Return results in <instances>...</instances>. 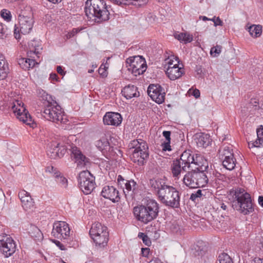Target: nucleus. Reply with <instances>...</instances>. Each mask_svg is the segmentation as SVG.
I'll return each instance as SVG.
<instances>
[{
	"instance_id": "nucleus-1",
	"label": "nucleus",
	"mask_w": 263,
	"mask_h": 263,
	"mask_svg": "<svg viewBox=\"0 0 263 263\" xmlns=\"http://www.w3.org/2000/svg\"><path fill=\"white\" fill-rule=\"evenodd\" d=\"M193 167L184 176L183 183L187 187L194 189L205 186L208 182V178L205 173L208 168V162L199 155H195Z\"/></svg>"
},
{
	"instance_id": "nucleus-2",
	"label": "nucleus",
	"mask_w": 263,
	"mask_h": 263,
	"mask_svg": "<svg viewBox=\"0 0 263 263\" xmlns=\"http://www.w3.org/2000/svg\"><path fill=\"white\" fill-rule=\"evenodd\" d=\"M109 8L104 0H87L85 3V12L90 21L101 23L109 19Z\"/></svg>"
},
{
	"instance_id": "nucleus-3",
	"label": "nucleus",
	"mask_w": 263,
	"mask_h": 263,
	"mask_svg": "<svg viewBox=\"0 0 263 263\" xmlns=\"http://www.w3.org/2000/svg\"><path fill=\"white\" fill-rule=\"evenodd\" d=\"M42 95L40 97L43 101L44 104V111L42 116L47 120L56 123H65L66 119L64 111L57 102L53 100L52 97L48 95L45 91L42 90L40 92Z\"/></svg>"
},
{
	"instance_id": "nucleus-4",
	"label": "nucleus",
	"mask_w": 263,
	"mask_h": 263,
	"mask_svg": "<svg viewBox=\"0 0 263 263\" xmlns=\"http://www.w3.org/2000/svg\"><path fill=\"white\" fill-rule=\"evenodd\" d=\"M159 212V203L153 199H149L144 204L137 205L133 209L136 219L145 224L155 219Z\"/></svg>"
},
{
	"instance_id": "nucleus-5",
	"label": "nucleus",
	"mask_w": 263,
	"mask_h": 263,
	"mask_svg": "<svg viewBox=\"0 0 263 263\" xmlns=\"http://www.w3.org/2000/svg\"><path fill=\"white\" fill-rule=\"evenodd\" d=\"M33 23L31 8L27 7L26 10H22L18 16V24L14 26L13 31L15 38L20 39V33L28 34L32 29Z\"/></svg>"
},
{
	"instance_id": "nucleus-6",
	"label": "nucleus",
	"mask_w": 263,
	"mask_h": 263,
	"mask_svg": "<svg viewBox=\"0 0 263 263\" xmlns=\"http://www.w3.org/2000/svg\"><path fill=\"white\" fill-rule=\"evenodd\" d=\"M130 149H134L131 159L134 163L143 165L149 156L148 146L146 142L141 139L134 140L129 144Z\"/></svg>"
},
{
	"instance_id": "nucleus-7",
	"label": "nucleus",
	"mask_w": 263,
	"mask_h": 263,
	"mask_svg": "<svg viewBox=\"0 0 263 263\" xmlns=\"http://www.w3.org/2000/svg\"><path fill=\"white\" fill-rule=\"evenodd\" d=\"M195 155L191 154L190 151H185L180 156L179 159L173 161L171 170L174 177L178 179L182 172H186L189 167H193V162L195 161Z\"/></svg>"
},
{
	"instance_id": "nucleus-8",
	"label": "nucleus",
	"mask_w": 263,
	"mask_h": 263,
	"mask_svg": "<svg viewBox=\"0 0 263 263\" xmlns=\"http://www.w3.org/2000/svg\"><path fill=\"white\" fill-rule=\"evenodd\" d=\"M236 201H234L233 206L245 215L253 211V203L250 195L243 189H237L235 192Z\"/></svg>"
},
{
	"instance_id": "nucleus-9",
	"label": "nucleus",
	"mask_w": 263,
	"mask_h": 263,
	"mask_svg": "<svg viewBox=\"0 0 263 263\" xmlns=\"http://www.w3.org/2000/svg\"><path fill=\"white\" fill-rule=\"evenodd\" d=\"M158 198L165 206L178 208L180 206V193L173 186L167 185L159 193Z\"/></svg>"
},
{
	"instance_id": "nucleus-10",
	"label": "nucleus",
	"mask_w": 263,
	"mask_h": 263,
	"mask_svg": "<svg viewBox=\"0 0 263 263\" xmlns=\"http://www.w3.org/2000/svg\"><path fill=\"white\" fill-rule=\"evenodd\" d=\"M91 238L97 245L104 247L108 241L109 233L107 228L100 222H95L89 231Z\"/></svg>"
},
{
	"instance_id": "nucleus-11",
	"label": "nucleus",
	"mask_w": 263,
	"mask_h": 263,
	"mask_svg": "<svg viewBox=\"0 0 263 263\" xmlns=\"http://www.w3.org/2000/svg\"><path fill=\"white\" fill-rule=\"evenodd\" d=\"M58 149H59V151H58V157L59 158L63 157L67 150L69 149L71 151V157L73 158L77 165L79 167L85 166L88 162V159L82 153L80 149L73 144L66 145L63 143H59Z\"/></svg>"
},
{
	"instance_id": "nucleus-12",
	"label": "nucleus",
	"mask_w": 263,
	"mask_h": 263,
	"mask_svg": "<svg viewBox=\"0 0 263 263\" xmlns=\"http://www.w3.org/2000/svg\"><path fill=\"white\" fill-rule=\"evenodd\" d=\"M11 109L18 119L24 123L33 127L34 121L21 100H16L13 101Z\"/></svg>"
},
{
	"instance_id": "nucleus-13",
	"label": "nucleus",
	"mask_w": 263,
	"mask_h": 263,
	"mask_svg": "<svg viewBox=\"0 0 263 263\" xmlns=\"http://www.w3.org/2000/svg\"><path fill=\"white\" fill-rule=\"evenodd\" d=\"M78 180L81 190L86 195L91 193L95 188V178L88 171L81 172Z\"/></svg>"
},
{
	"instance_id": "nucleus-14",
	"label": "nucleus",
	"mask_w": 263,
	"mask_h": 263,
	"mask_svg": "<svg viewBox=\"0 0 263 263\" xmlns=\"http://www.w3.org/2000/svg\"><path fill=\"white\" fill-rule=\"evenodd\" d=\"M51 234L54 237L68 243L70 238V230L66 222L58 221L53 224Z\"/></svg>"
},
{
	"instance_id": "nucleus-15",
	"label": "nucleus",
	"mask_w": 263,
	"mask_h": 263,
	"mask_svg": "<svg viewBox=\"0 0 263 263\" xmlns=\"http://www.w3.org/2000/svg\"><path fill=\"white\" fill-rule=\"evenodd\" d=\"M0 249L6 257H9L16 251L15 242L9 235L6 234H0Z\"/></svg>"
},
{
	"instance_id": "nucleus-16",
	"label": "nucleus",
	"mask_w": 263,
	"mask_h": 263,
	"mask_svg": "<svg viewBox=\"0 0 263 263\" xmlns=\"http://www.w3.org/2000/svg\"><path fill=\"white\" fill-rule=\"evenodd\" d=\"M127 63H129L128 69L135 76L143 73L146 69L145 62L139 57H135L133 59H128Z\"/></svg>"
},
{
	"instance_id": "nucleus-17",
	"label": "nucleus",
	"mask_w": 263,
	"mask_h": 263,
	"mask_svg": "<svg viewBox=\"0 0 263 263\" xmlns=\"http://www.w3.org/2000/svg\"><path fill=\"white\" fill-rule=\"evenodd\" d=\"M148 96L158 104L162 103L165 100V92L159 84H151L147 89Z\"/></svg>"
},
{
	"instance_id": "nucleus-18",
	"label": "nucleus",
	"mask_w": 263,
	"mask_h": 263,
	"mask_svg": "<svg viewBox=\"0 0 263 263\" xmlns=\"http://www.w3.org/2000/svg\"><path fill=\"white\" fill-rule=\"evenodd\" d=\"M117 182L118 185L123 189L125 195L130 192L134 193L137 188V184L134 180H126L121 175L118 176Z\"/></svg>"
},
{
	"instance_id": "nucleus-19",
	"label": "nucleus",
	"mask_w": 263,
	"mask_h": 263,
	"mask_svg": "<svg viewBox=\"0 0 263 263\" xmlns=\"http://www.w3.org/2000/svg\"><path fill=\"white\" fill-rule=\"evenodd\" d=\"M101 195L113 202H117L120 199L119 191L113 186H105L101 192Z\"/></svg>"
},
{
	"instance_id": "nucleus-20",
	"label": "nucleus",
	"mask_w": 263,
	"mask_h": 263,
	"mask_svg": "<svg viewBox=\"0 0 263 263\" xmlns=\"http://www.w3.org/2000/svg\"><path fill=\"white\" fill-rule=\"evenodd\" d=\"M103 120L105 125L117 126L121 123L122 117L118 112H107L104 116Z\"/></svg>"
},
{
	"instance_id": "nucleus-21",
	"label": "nucleus",
	"mask_w": 263,
	"mask_h": 263,
	"mask_svg": "<svg viewBox=\"0 0 263 263\" xmlns=\"http://www.w3.org/2000/svg\"><path fill=\"white\" fill-rule=\"evenodd\" d=\"M18 197L21 201L22 207L25 211L32 210L34 208V201L29 193L23 190L19 192Z\"/></svg>"
},
{
	"instance_id": "nucleus-22",
	"label": "nucleus",
	"mask_w": 263,
	"mask_h": 263,
	"mask_svg": "<svg viewBox=\"0 0 263 263\" xmlns=\"http://www.w3.org/2000/svg\"><path fill=\"white\" fill-rule=\"evenodd\" d=\"M183 73V70L175 64L173 67H168L166 70V74L171 80H175L179 78Z\"/></svg>"
},
{
	"instance_id": "nucleus-23",
	"label": "nucleus",
	"mask_w": 263,
	"mask_h": 263,
	"mask_svg": "<svg viewBox=\"0 0 263 263\" xmlns=\"http://www.w3.org/2000/svg\"><path fill=\"white\" fill-rule=\"evenodd\" d=\"M195 141L197 146L206 147L212 142V139L209 135L201 133L196 135Z\"/></svg>"
},
{
	"instance_id": "nucleus-24",
	"label": "nucleus",
	"mask_w": 263,
	"mask_h": 263,
	"mask_svg": "<svg viewBox=\"0 0 263 263\" xmlns=\"http://www.w3.org/2000/svg\"><path fill=\"white\" fill-rule=\"evenodd\" d=\"M256 110H260V113L263 111V106L259 105V100L258 99L254 98L251 99L247 107V110L245 109H241V112L243 114H246L247 112H250L251 114H253L254 111Z\"/></svg>"
},
{
	"instance_id": "nucleus-25",
	"label": "nucleus",
	"mask_w": 263,
	"mask_h": 263,
	"mask_svg": "<svg viewBox=\"0 0 263 263\" xmlns=\"http://www.w3.org/2000/svg\"><path fill=\"white\" fill-rule=\"evenodd\" d=\"M122 95L127 99H130L133 97H137L139 96V92L137 91V87L134 85H128L125 86L122 90Z\"/></svg>"
},
{
	"instance_id": "nucleus-26",
	"label": "nucleus",
	"mask_w": 263,
	"mask_h": 263,
	"mask_svg": "<svg viewBox=\"0 0 263 263\" xmlns=\"http://www.w3.org/2000/svg\"><path fill=\"white\" fill-rule=\"evenodd\" d=\"M148 185L155 190L157 196L159 195V192L167 185L163 180L155 179H151Z\"/></svg>"
},
{
	"instance_id": "nucleus-27",
	"label": "nucleus",
	"mask_w": 263,
	"mask_h": 263,
	"mask_svg": "<svg viewBox=\"0 0 263 263\" xmlns=\"http://www.w3.org/2000/svg\"><path fill=\"white\" fill-rule=\"evenodd\" d=\"M8 64L5 57L0 54V80L5 79L9 73Z\"/></svg>"
},
{
	"instance_id": "nucleus-28",
	"label": "nucleus",
	"mask_w": 263,
	"mask_h": 263,
	"mask_svg": "<svg viewBox=\"0 0 263 263\" xmlns=\"http://www.w3.org/2000/svg\"><path fill=\"white\" fill-rule=\"evenodd\" d=\"M29 233L30 236L36 241H41L43 239V235L40 230L35 226H30Z\"/></svg>"
},
{
	"instance_id": "nucleus-29",
	"label": "nucleus",
	"mask_w": 263,
	"mask_h": 263,
	"mask_svg": "<svg viewBox=\"0 0 263 263\" xmlns=\"http://www.w3.org/2000/svg\"><path fill=\"white\" fill-rule=\"evenodd\" d=\"M59 145V143L55 141L52 142L49 145L47 151V155L51 159H56L58 158V151H59V149H58Z\"/></svg>"
},
{
	"instance_id": "nucleus-30",
	"label": "nucleus",
	"mask_w": 263,
	"mask_h": 263,
	"mask_svg": "<svg viewBox=\"0 0 263 263\" xmlns=\"http://www.w3.org/2000/svg\"><path fill=\"white\" fill-rule=\"evenodd\" d=\"M171 132L163 131L162 135L165 137L166 141L163 142L161 144L162 150L164 151H171Z\"/></svg>"
},
{
	"instance_id": "nucleus-31",
	"label": "nucleus",
	"mask_w": 263,
	"mask_h": 263,
	"mask_svg": "<svg viewBox=\"0 0 263 263\" xmlns=\"http://www.w3.org/2000/svg\"><path fill=\"white\" fill-rule=\"evenodd\" d=\"M222 165L228 170H232L236 166V159L233 157H228L221 160Z\"/></svg>"
},
{
	"instance_id": "nucleus-32",
	"label": "nucleus",
	"mask_w": 263,
	"mask_h": 263,
	"mask_svg": "<svg viewBox=\"0 0 263 263\" xmlns=\"http://www.w3.org/2000/svg\"><path fill=\"white\" fill-rule=\"evenodd\" d=\"M232 149L231 147L225 146L222 149L219 150V157L222 160L228 157H233L234 155L232 153Z\"/></svg>"
},
{
	"instance_id": "nucleus-33",
	"label": "nucleus",
	"mask_w": 263,
	"mask_h": 263,
	"mask_svg": "<svg viewBox=\"0 0 263 263\" xmlns=\"http://www.w3.org/2000/svg\"><path fill=\"white\" fill-rule=\"evenodd\" d=\"M261 26L258 25H252L249 28V31L250 34L255 37L259 36L261 33Z\"/></svg>"
},
{
	"instance_id": "nucleus-34",
	"label": "nucleus",
	"mask_w": 263,
	"mask_h": 263,
	"mask_svg": "<svg viewBox=\"0 0 263 263\" xmlns=\"http://www.w3.org/2000/svg\"><path fill=\"white\" fill-rule=\"evenodd\" d=\"M54 177L56 178V181L59 183L61 187L66 188L67 186V179L63 176H60L59 172H55L54 173Z\"/></svg>"
},
{
	"instance_id": "nucleus-35",
	"label": "nucleus",
	"mask_w": 263,
	"mask_h": 263,
	"mask_svg": "<svg viewBox=\"0 0 263 263\" xmlns=\"http://www.w3.org/2000/svg\"><path fill=\"white\" fill-rule=\"evenodd\" d=\"M219 263H233L231 257L226 253H221L218 256Z\"/></svg>"
},
{
	"instance_id": "nucleus-36",
	"label": "nucleus",
	"mask_w": 263,
	"mask_h": 263,
	"mask_svg": "<svg viewBox=\"0 0 263 263\" xmlns=\"http://www.w3.org/2000/svg\"><path fill=\"white\" fill-rule=\"evenodd\" d=\"M96 146L98 148L100 151H102L109 145L108 142L106 139H104L103 140H99L96 142Z\"/></svg>"
},
{
	"instance_id": "nucleus-37",
	"label": "nucleus",
	"mask_w": 263,
	"mask_h": 263,
	"mask_svg": "<svg viewBox=\"0 0 263 263\" xmlns=\"http://www.w3.org/2000/svg\"><path fill=\"white\" fill-rule=\"evenodd\" d=\"M263 144V139L257 138V139L253 142H248V145L250 148L253 147H259Z\"/></svg>"
},
{
	"instance_id": "nucleus-38",
	"label": "nucleus",
	"mask_w": 263,
	"mask_h": 263,
	"mask_svg": "<svg viewBox=\"0 0 263 263\" xmlns=\"http://www.w3.org/2000/svg\"><path fill=\"white\" fill-rule=\"evenodd\" d=\"M29 59L22 58L18 59V63L21 67L24 70H28V61Z\"/></svg>"
},
{
	"instance_id": "nucleus-39",
	"label": "nucleus",
	"mask_w": 263,
	"mask_h": 263,
	"mask_svg": "<svg viewBox=\"0 0 263 263\" xmlns=\"http://www.w3.org/2000/svg\"><path fill=\"white\" fill-rule=\"evenodd\" d=\"M222 47L220 45H216V46L211 48L210 53L211 55L214 57H217L221 51Z\"/></svg>"
},
{
	"instance_id": "nucleus-40",
	"label": "nucleus",
	"mask_w": 263,
	"mask_h": 263,
	"mask_svg": "<svg viewBox=\"0 0 263 263\" xmlns=\"http://www.w3.org/2000/svg\"><path fill=\"white\" fill-rule=\"evenodd\" d=\"M107 64V61H106L105 65L102 64L100 68H99L98 72L100 76L102 77H106L107 76V69H108V66H106V65Z\"/></svg>"
},
{
	"instance_id": "nucleus-41",
	"label": "nucleus",
	"mask_w": 263,
	"mask_h": 263,
	"mask_svg": "<svg viewBox=\"0 0 263 263\" xmlns=\"http://www.w3.org/2000/svg\"><path fill=\"white\" fill-rule=\"evenodd\" d=\"M1 14L2 17L7 21H10L11 20V12L7 9H3L1 11Z\"/></svg>"
},
{
	"instance_id": "nucleus-42",
	"label": "nucleus",
	"mask_w": 263,
	"mask_h": 263,
	"mask_svg": "<svg viewBox=\"0 0 263 263\" xmlns=\"http://www.w3.org/2000/svg\"><path fill=\"white\" fill-rule=\"evenodd\" d=\"M114 4L119 5H129L130 4H133V2L134 0H110Z\"/></svg>"
},
{
	"instance_id": "nucleus-43",
	"label": "nucleus",
	"mask_w": 263,
	"mask_h": 263,
	"mask_svg": "<svg viewBox=\"0 0 263 263\" xmlns=\"http://www.w3.org/2000/svg\"><path fill=\"white\" fill-rule=\"evenodd\" d=\"M8 35L7 28L0 22V39L6 37Z\"/></svg>"
},
{
	"instance_id": "nucleus-44",
	"label": "nucleus",
	"mask_w": 263,
	"mask_h": 263,
	"mask_svg": "<svg viewBox=\"0 0 263 263\" xmlns=\"http://www.w3.org/2000/svg\"><path fill=\"white\" fill-rule=\"evenodd\" d=\"M202 191L201 190H198L196 192L194 193H192L190 196V199L194 202H195L196 199L198 198H200L202 196Z\"/></svg>"
},
{
	"instance_id": "nucleus-45",
	"label": "nucleus",
	"mask_w": 263,
	"mask_h": 263,
	"mask_svg": "<svg viewBox=\"0 0 263 263\" xmlns=\"http://www.w3.org/2000/svg\"><path fill=\"white\" fill-rule=\"evenodd\" d=\"M211 21L214 22V25L215 26H222L223 25V22L220 19L219 17H216L215 16L212 18L211 19Z\"/></svg>"
},
{
	"instance_id": "nucleus-46",
	"label": "nucleus",
	"mask_w": 263,
	"mask_h": 263,
	"mask_svg": "<svg viewBox=\"0 0 263 263\" xmlns=\"http://www.w3.org/2000/svg\"><path fill=\"white\" fill-rule=\"evenodd\" d=\"M80 30L79 28H73L70 32L66 35V39H69L77 34Z\"/></svg>"
},
{
	"instance_id": "nucleus-47",
	"label": "nucleus",
	"mask_w": 263,
	"mask_h": 263,
	"mask_svg": "<svg viewBox=\"0 0 263 263\" xmlns=\"http://www.w3.org/2000/svg\"><path fill=\"white\" fill-rule=\"evenodd\" d=\"M185 33V36L183 38L182 42L186 44L187 43H190L193 41V35L189 34L187 32H183Z\"/></svg>"
},
{
	"instance_id": "nucleus-48",
	"label": "nucleus",
	"mask_w": 263,
	"mask_h": 263,
	"mask_svg": "<svg viewBox=\"0 0 263 263\" xmlns=\"http://www.w3.org/2000/svg\"><path fill=\"white\" fill-rule=\"evenodd\" d=\"M147 2V0H134L133 5L140 7L144 5Z\"/></svg>"
},
{
	"instance_id": "nucleus-49",
	"label": "nucleus",
	"mask_w": 263,
	"mask_h": 263,
	"mask_svg": "<svg viewBox=\"0 0 263 263\" xmlns=\"http://www.w3.org/2000/svg\"><path fill=\"white\" fill-rule=\"evenodd\" d=\"M257 137L258 138L263 139V126L260 125L257 129Z\"/></svg>"
},
{
	"instance_id": "nucleus-50",
	"label": "nucleus",
	"mask_w": 263,
	"mask_h": 263,
	"mask_svg": "<svg viewBox=\"0 0 263 263\" xmlns=\"http://www.w3.org/2000/svg\"><path fill=\"white\" fill-rule=\"evenodd\" d=\"M53 242L55 245L58 247L61 250H65L66 249L64 245H63L60 241L57 240H53Z\"/></svg>"
},
{
	"instance_id": "nucleus-51",
	"label": "nucleus",
	"mask_w": 263,
	"mask_h": 263,
	"mask_svg": "<svg viewBox=\"0 0 263 263\" xmlns=\"http://www.w3.org/2000/svg\"><path fill=\"white\" fill-rule=\"evenodd\" d=\"M46 172H49L50 173H52L53 174V176L54 177V173L55 172H58L57 170H56V168H55L53 166H48L46 168Z\"/></svg>"
},
{
	"instance_id": "nucleus-52",
	"label": "nucleus",
	"mask_w": 263,
	"mask_h": 263,
	"mask_svg": "<svg viewBox=\"0 0 263 263\" xmlns=\"http://www.w3.org/2000/svg\"><path fill=\"white\" fill-rule=\"evenodd\" d=\"M196 249V252H195V256H202L203 254L204 253V251L203 250V249H200L199 247H198V249Z\"/></svg>"
},
{
	"instance_id": "nucleus-53",
	"label": "nucleus",
	"mask_w": 263,
	"mask_h": 263,
	"mask_svg": "<svg viewBox=\"0 0 263 263\" xmlns=\"http://www.w3.org/2000/svg\"><path fill=\"white\" fill-rule=\"evenodd\" d=\"M142 240L143 243L147 246H149L151 244V241L147 235L146 237H145L144 239L143 238Z\"/></svg>"
},
{
	"instance_id": "nucleus-54",
	"label": "nucleus",
	"mask_w": 263,
	"mask_h": 263,
	"mask_svg": "<svg viewBox=\"0 0 263 263\" xmlns=\"http://www.w3.org/2000/svg\"><path fill=\"white\" fill-rule=\"evenodd\" d=\"M28 69H29L30 68H33L35 63H36L35 61L34 60H32V59H29V61H28Z\"/></svg>"
},
{
	"instance_id": "nucleus-55",
	"label": "nucleus",
	"mask_w": 263,
	"mask_h": 263,
	"mask_svg": "<svg viewBox=\"0 0 263 263\" xmlns=\"http://www.w3.org/2000/svg\"><path fill=\"white\" fill-rule=\"evenodd\" d=\"M185 33H184L183 32L180 33L178 34H176L175 35V38L178 39L180 41L182 42L183 38L185 36Z\"/></svg>"
},
{
	"instance_id": "nucleus-56",
	"label": "nucleus",
	"mask_w": 263,
	"mask_h": 263,
	"mask_svg": "<svg viewBox=\"0 0 263 263\" xmlns=\"http://www.w3.org/2000/svg\"><path fill=\"white\" fill-rule=\"evenodd\" d=\"M192 94L195 98H198L200 97V93L198 89H196L192 91Z\"/></svg>"
},
{
	"instance_id": "nucleus-57",
	"label": "nucleus",
	"mask_w": 263,
	"mask_h": 263,
	"mask_svg": "<svg viewBox=\"0 0 263 263\" xmlns=\"http://www.w3.org/2000/svg\"><path fill=\"white\" fill-rule=\"evenodd\" d=\"M149 253V248H142V254L143 256L146 257L148 255Z\"/></svg>"
},
{
	"instance_id": "nucleus-58",
	"label": "nucleus",
	"mask_w": 263,
	"mask_h": 263,
	"mask_svg": "<svg viewBox=\"0 0 263 263\" xmlns=\"http://www.w3.org/2000/svg\"><path fill=\"white\" fill-rule=\"evenodd\" d=\"M57 71L58 73H59L60 74H61L62 76L65 74V71L63 69L62 67L61 66H57Z\"/></svg>"
},
{
	"instance_id": "nucleus-59",
	"label": "nucleus",
	"mask_w": 263,
	"mask_h": 263,
	"mask_svg": "<svg viewBox=\"0 0 263 263\" xmlns=\"http://www.w3.org/2000/svg\"><path fill=\"white\" fill-rule=\"evenodd\" d=\"M50 79L53 81H57L58 80V76L55 73H51L50 75Z\"/></svg>"
},
{
	"instance_id": "nucleus-60",
	"label": "nucleus",
	"mask_w": 263,
	"mask_h": 263,
	"mask_svg": "<svg viewBox=\"0 0 263 263\" xmlns=\"http://www.w3.org/2000/svg\"><path fill=\"white\" fill-rule=\"evenodd\" d=\"M252 263H263V259L255 258L253 260Z\"/></svg>"
},
{
	"instance_id": "nucleus-61",
	"label": "nucleus",
	"mask_w": 263,
	"mask_h": 263,
	"mask_svg": "<svg viewBox=\"0 0 263 263\" xmlns=\"http://www.w3.org/2000/svg\"><path fill=\"white\" fill-rule=\"evenodd\" d=\"M149 263H163L161 260L158 258L152 259Z\"/></svg>"
},
{
	"instance_id": "nucleus-62",
	"label": "nucleus",
	"mask_w": 263,
	"mask_h": 263,
	"mask_svg": "<svg viewBox=\"0 0 263 263\" xmlns=\"http://www.w3.org/2000/svg\"><path fill=\"white\" fill-rule=\"evenodd\" d=\"M146 236L147 235L142 232H140L138 234V237L139 238L142 239V240L143 239V238L144 239V237H146Z\"/></svg>"
},
{
	"instance_id": "nucleus-63",
	"label": "nucleus",
	"mask_w": 263,
	"mask_h": 263,
	"mask_svg": "<svg viewBox=\"0 0 263 263\" xmlns=\"http://www.w3.org/2000/svg\"><path fill=\"white\" fill-rule=\"evenodd\" d=\"M258 203L261 206H263V196H259Z\"/></svg>"
},
{
	"instance_id": "nucleus-64",
	"label": "nucleus",
	"mask_w": 263,
	"mask_h": 263,
	"mask_svg": "<svg viewBox=\"0 0 263 263\" xmlns=\"http://www.w3.org/2000/svg\"><path fill=\"white\" fill-rule=\"evenodd\" d=\"M199 18L202 20L203 21H211V18H209L206 16H200L199 17Z\"/></svg>"
}]
</instances>
